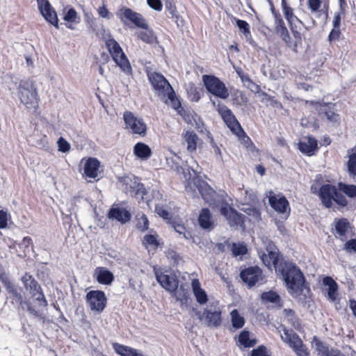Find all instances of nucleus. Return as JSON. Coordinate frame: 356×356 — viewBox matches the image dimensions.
<instances>
[{"instance_id":"1","label":"nucleus","mask_w":356,"mask_h":356,"mask_svg":"<svg viewBox=\"0 0 356 356\" xmlns=\"http://www.w3.org/2000/svg\"><path fill=\"white\" fill-rule=\"evenodd\" d=\"M276 273L282 277L285 286L292 296H300L307 286V281L301 269L294 262L282 260L281 264L276 267Z\"/></svg>"},{"instance_id":"2","label":"nucleus","mask_w":356,"mask_h":356,"mask_svg":"<svg viewBox=\"0 0 356 356\" xmlns=\"http://www.w3.org/2000/svg\"><path fill=\"white\" fill-rule=\"evenodd\" d=\"M147 76L157 95L161 97V98L168 97L175 109L177 110L181 107V103L176 98L174 89L163 74L158 72H151L147 74Z\"/></svg>"},{"instance_id":"3","label":"nucleus","mask_w":356,"mask_h":356,"mask_svg":"<svg viewBox=\"0 0 356 356\" xmlns=\"http://www.w3.org/2000/svg\"><path fill=\"white\" fill-rule=\"evenodd\" d=\"M19 98L27 108L36 109L38 106L37 88L31 79L20 81L18 86Z\"/></svg>"},{"instance_id":"4","label":"nucleus","mask_w":356,"mask_h":356,"mask_svg":"<svg viewBox=\"0 0 356 356\" xmlns=\"http://www.w3.org/2000/svg\"><path fill=\"white\" fill-rule=\"evenodd\" d=\"M105 45L113 61L126 74H131V64L119 43L113 38L105 41Z\"/></svg>"},{"instance_id":"5","label":"nucleus","mask_w":356,"mask_h":356,"mask_svg":"<svg viewBox=\"0 0 356 356\" xmlns=\"http://www.w3.org/2000/svg\"><path fill=\"white\" fill-rule=\"evenodd\" d=\"M202 82L207 91L213 96L226 99L229 93L225 84L217 76L213 75L204 74L202 76Z\"/></svg>"},{"instance_id":"6","label":"nucleus","mask_w":356,"mask_h":356,"mask_svg":"<svg viewBox=\"0 0 356 356\" xmlns=\"http://www.w3.org/2000/svg\"><path fill=\"white\" fill-rule=\"evenodd\" d=\"M282 340L286 343L298 356H309V351L305 344L292 329L284 327Z\"/></svg>"},{"instance_id":"7","label":"nucleus","mask_w":356,"mask_h":356,"mask_svg":"<svg viewBox=\"0 0 356 356\" xmlns=\"http://www.w3.org/2000/svg\"><path fill=\"white\" fill-rule=\"evenodd\" d=\"M217 111L232 133L235 134L238 137L243 136L249 139L231 109L225 105L222 104L220 102H218Z\"/></svg>"},{"instance_id":"8","label":"nucleus","mask_w":356,"mask_h":356,"mask_svg":"<svg viewBox=\"0 0 356 356\" xmlns=\"http://www.w3.org/2000/svg\"><path fill=\"white\" fill-rule=\"evenodd\" d=\"M219 211L231 227H237L243 224L244 216L230 206L226 200L220 202Z\"/></svg>"},{"instance_id":"9","label":"nucleus","mask_w":356,"mask_h":356,"mask_svg":"<svg viewBox=\"0 0 356 356\" xmlns=\"http://www.w3.org/2000/svg\"><path fill=\"white\" fill-rule=\"evenodd\" d=\"M31 297L36 305H33L30 301L24 302V305H26L27 311L31 315L35 318H43V308H46L47 307L48 302L42 289L36 293H34Z\"/></svg>"},{"instance_id":"10","label":"nucleus","mask_w":356,"mask_h":356,"mask_svg":"<svg viewBox=\"0 0 356 356\" xmlns=\"http://www.w3.org/2000/svg\"><path fill=\"white\" fill-rule=\"evenodd\" d=\"M86 301L92 312L99 314L105 309L107 299L104 291L96 290L87 293Z\"/></svg>"},{"instance_id":"11","label":"nucleus","mask_w":356,"mask_h":356,"mask_svg":"<svg viewBox=\"0 0 356 356\" xmlns=\"http://www.w3.org/2000/svg\"><path fill=\"white\" fill-rule=\"evenodd\" d=\"M123 119L126 128L130 129L133 134L145 135L147 126L142 118H137L130 111H126L123 114Z\"/></svg>"},{"instance_id":"12","label":"nucleus","mask_w":356,"mask_h":356,"mask_svg":"<svg viewBox=\"0 0 356 356\" xmlns=\"http://www.w3.org/2000/svg\"><path fill=\"white\" fill-rule=\"evenodd\" d=\"M124 184L127 193H129L131 196H134L138 201L145 200L146 190L138 177H134L133 179L127 177L124 179Z\"/></svg>"},{"instance_id":"13","label":"nucleus","mask_w":356,"mask_h":356,"mask_svg":"<svg viewBox=\"0 0 356 356\" xmlns=\"http://www.w3.org/2000/svg\"><path fill=\"white\" fill-rule=\"evenodd\" d=\"M240 277L242 281L248 284L249 287H252L263 280L262 270L257 266L242 270L240 273Z\"/></svg>"},{"instance_id":"14","label":"nucleus","mask_w":356,"mask_h":356,"mask_svg":"<svg viewBox=\"0 0 356 356\" xmlns=\"http://www.w3.org/2000/svg\"><path fill=\"white\" fill-rule=\"evenodd\" d=\"M122 14L120 15L121 21L124 22V19L132 22L136 26L143 29H148V24L140 13H136L129 8H124L120 10Z\"/></svg>"},{"instance_id":"15","label":"nucleus","mask_w":356,"mask_h":356,"mask_svg":"<svg viewBox=\"0 0 356 356\" xmlns=\"http://www.w3.org/2000/svg\"><path fill=\"white\" fill-rule=\"evenodd\" d=\"M155 277L159 284L170 293H174L177 290L179 281L175 275L156 271Z\"/></svg>"},{"instance_id":"16","label":"nucleus","mask_w":356,"mask_h":356,"mask_svg":"<svg viewBox=\"0 0 356 356\" xmlns=\"http://www.w3.org/2000/svg\"><path fill=\"white\" fill-rule=\"evenodd\" d=\"M38 8L44 18L56 29H58V19L54 9L48 0H37Z\"/></svg>"},{"instance_id":"17","label":"nucleus","mask_w":356,"mask_h":356,"mask_svg":"<svg viewBox=\"0 0 356 356\" xmlns=\"http://www.w3.org/2000/svg\"><path fill=\"white\" fill-rule=\"evenodd\" d=\"M337 188L330 184H323L318 191V195L322 204L327 209L332 207L334 195H336Z\"/></svg>"},{"instance_id":"18","label":"nucleus","mask_w":356,"mask_h":356,"mask_svg":"<svg viewBox=\"0 0 356 356\" xmlns=\"http://www.w3.org/2000/svg\"><path fill=\"white\" fill-rule=\"evenodd\" d=\"M271 5V10L275 17V30L276 33L286 42L289 43L291 41V37L289 31L285 26L284 22L280 14L274 13V8L273 3L270 0H268Z\"/></svg>"},{"instance_id":"19","label":"nucleus","mask_w":356,"mask_h":356,"mask_svg":"<svg viewBox=\"0 0 356 356\" xmlns=\"http://www.w3.org/2000/svg\"><path fill=\"white\" fill-rule=\"evenodd\" d=\"M204 324L211 327H218L222 323V312L220 308L204 309Z\"/></svg>"},{"instance_id":"20","label":"nucleus","mask_w":356,"mask_h":356,"mask_svg":"<svg viewBox=\"0 0 356 356\" xmlns=\"http://www.w3.org/2000/svg\"><path fill=\"white\" fill-rule=\"evenodd\" d=\"M334 229L332 233L336 238L344 240V237L350 229H352L351 224L347 218H335L333 222Z\"/></svg>"},{"instance_id":"21","label":"nucleus","mask_w":356,"mask_h":356,"mask_svg":"<svg viewBox=\"0 0 356 356\" xmlns=\"http://www.w3.org/2000/svg\"><path fill=\"white\" fill-rule=\"evenodd\" d=\"M269 204L276 211L286 214V216L289 215L290 207L287 199L282 196L277 198L276 196H270L268 199Z\"/></svg>"},{"instance_id":"22","label":"nucleus","mask_w":356,"mask_h":356,"mask_svg":"<svg viewBox=\"0 0 356 356\" xmlns=\"http://www.w3.org/2000/svg\"><path fill=\"white\" fill-rule=\"evenodd\" d=\"M319 113L326 118V119L333 123L339 124L340 116L336 113L335 104L332 103H323L320 105Z\"/></svg>"},{"instance_id":"23","label":"nucleus","mask_w":356,"mask_h":356,"mask_svg":"<svg viewBox=\"0 0 356 356\" xmlns=\"http://www.w3.org/2000/svg\"><path fill=\"white\" fill-rule=\"evenodd\" d=\"M108 218L115 220L122 224H125L131 220V214L124 208L111 207L108 211Z\"/></svg>"},{"instance_id":"24","label":"nucleus","mask_w":356,"mask_h":356,"mask_svg":"<svg viewBox=\"0 0 356 356\" xmlns=\"http://www.w3.org/2000/svg\"><path fill=\"white\" fill-rule=\"evenodd\" d=\"M94 277L97 282L104 285H111L114 281V275L105 267H97L94 270Z\"/></svg>"},{"instance_id":"25","label":"nucleus","mask_w":356,"mask_h":356,"mask_svg":"<svg viewBox=\"0 0 356 356\" xmlns=\"http://www.w3.org/2000/svg\"><path fill=\"white\" fill-rule=\"evenodd\" d=\"M100 166V162L96 158L90 157L85 162L83 175L87 177L96 178Z\"/></svg>"},{"instance_id":"26","label":"nucleus","mask_w":356,"mask_h":356,"mask_svg":"<svg viewBox=\"0 0 356 356\" xmlns=\"http://www.w3.org/2000/svg\"><path fill=\"white\" fill-rule=\"evenodd\" d=\"M323 284L327 286V298L331 302L337 299L339 286L336 281L330 276H326L323 279Z\"/></svg>"},{"instance_id":"27","label":"nucleus","mask_w":356,"mask_h":356,"mask_svg":"<svg viewBox=\"0 0 356 356\" xmlns=\"http://www.w3.org/2000/svg\"><path fill=\"white\" fill-rule=\"evenodd\" d=\"M21 281L26 291L29 292L31 296L42 289L40 284L35 278L28 273H26L21 278Z\"/></svg>"},{"instance_id":"28","label":"nucleus","mask_w":356,"mask_h":356,"mask_svg":"<svg viewBox=\"0 0 356 356\" xmlns=\"http://www.w3.org/2000/svg\"><path fill=\"white\" fill-rule=\"evenodd\" d=\"M267 252L268 254L264 253L261 256V259L265 266L270 268L273 265L275 268V270H276V267L281 264V261L282 259H280V254L278 252L275 250H269L268 248Z\"/></svg>"},{"instance_id":"29","label":"nucleus","mask_w":356,"mask_h":356,"mask_svg":"<svg viewBox=\"0 0 356 356\" xmlns=\"http://www.w3.org/2000/svg\"><path fill=\"white\" fill-rule=\"evenodd\" d=\"M318 143L317 140L312 136L307 138V141H300L298 143L299 150L308 156L314 154V152L317 149Z\"/></svg>"},{"instance_id":"30","label":"nucleus","mask_w":356,"mask_h":356,"mask_svg":"<svg viewBox=\"0 0 356 356\" xmlns=\"http://www.w3.org/2000/svg\"><path fill=\"white\" fill-rule=\"evenodd\" d=\"M312 343H314L317 354L319 356H333V355H335L336 352H338L339 350L334 348L330 349L325 343L320 341L316 336L313 337Z\"/></svg>"},{"instance_id":"31","label":"nucleus","mask_w":356,"mask_h":356,"mask_svg":"<svg viewBox=\"0 0 356 356\" xmlns=\"http://www.w3.org/2000/svg\"><path fill=\"white\" fill-rule=\"evenodd\" d=\"M165 6L167 12L168 13V17L172 19L178 27L182 26L184 22L182 17L179 15L174 1L165 0Z\"/></svg>"},{"instance_id":"32","label":"nucleus","mask_w":356,"mask_h":356,"mask_svg":"<svg viewBox=\"0 0 356 356\" xmlns=\"http://www.w3.org/2000/svg\"><path fill=\"white\" fill-rule=\"evenodd\" d=\"M191 286L197 302L200 305L205 304L208 301V296L206 291L201 288L199 280L197 279L193 280Z\"/></svg>"},{"instance_id":"33","label":"nucleus","mask_w":356,"mask_h":356,"mask_svg":"<svg viewBox=\"0 0 356 356\" xmlns=\"http://www.w3.org/2000/svg\"><path fill=\"white\" fill-rule=\"evenodd\" d=\"M134 154L141 160H147L151 156L152 150L147 145L139 142L134 147Z\"/></svg>"},{"instance_id":"34","label":"nucleus","mask_w":356,"mask_h":356,"mask_svg":"<svg viewBox=\"0 0 356 356\" xmlns=\"http://www.w3.org/2000/svg\"><path fill=\"white\" fill-rule=\"evenodd\" d=\"M113 348L120 356H139L140 354L138 350L118 343H113Z\"/></svg>"},{"instance_id":"35","label":"nucleus","mask_w":356,"mask_h":356,"mask_svg":"<svg viewBox=\"0 0 356 356\" xmlns=\"http://www.w3.org/2000/svg\"><path fill=\"white\" fill-rule=\"evenodd\" d=\"M4 284L7 291L10 294L13 300L18 302L21 305H24V302L26 301L24 300L23 296L19 291L18 286L12 284L9 281L5 282Z\"/></svg>"},{"instance_id":"36","label":"nucleus","mask_w":356,"mask_h":356,"mask_svg":"<svg viewBox=\"0 0 356 356\" xmlns=\"http://www.w3.org/2000/svg\"><path fill=\"white\" fill-rule=\"evenodd\" d=\"M198 222L202 229H210L212 225V221L211 214L208 208H203L201 209L198 217Z\"/></svg>"},{"instance_id":"37","label":"nucleus","mask_w":356,"mask_h":356,"mask_svg":"<svg viewBox=\"0 0 356 356\" xmlns=\"http://www.w3.org/2000/svg\"><path fill=\"white\" fill-rule=\"evenodd\" d=\"M197 188L202 198L207 202L211 200L215 193V191L204 181L200 182Z\"/></svg>"},{"instance_id":"38","label":"nucleus","mask_w":356,"mask_h":356,"mask_svg":"<svg viewBox=\"0 0 356 356\" xmlns=\"http://www.w3.org/2000/svg\"><path fill=\"white\" fill-rule=\"evenodd\" d=\"M236 24L240 31L243 34L245 40L250 44H252L254 41L252 38L249 24L246 21L239 19H236Z\"/></svg>"},{"instance_id":"39","label":"nucleus","mask_w":356,"mask_h":356,"mask_svg":"<svg viewBox=\"0 0 356 356\" xmlns=\"http://www.w3.org/2000/svg\"><path fill=\"white\" fill-rule=\"evenodd\" d=\"M231 323L235 330L242 328L245 325V318L242 316L237 309H233L230 313Z\"/></svg>"},{"instance_id":"40","label":"nucleus","mask_w":356,"mask_h":356,"mask_svg":"<svg viewBox=\"0 0 356 356\" xmlns=\"http://www.w3.org/2000/svg\"><path fill=\"white\" fill-rule=\"evenodd\" d=\"M184 140L187 144V150L189 152H193L197 148V141L198 137L195 133L193 131H187L184 134Z\"/></svg>"},{"instance_id":"41","label":"nucleus","mask_w":356,"mask_h":356,"mask_svg":"<svg viewBox=\"0 0 356 356\" xmlns=\"http://www.w3.org/2000/svg\"><path fill=\"white\" fill-rule=\"evenodd\" d=\"M238 342L245 348H251L257 343V340L255 339H250V332L243 330L238 335Z\"/></svg>"},{"instance_id":"42","label":"nucleus","mask_w":356,"mask_h":356,"mask_svg":"<svg viewBox=\"0 0 356 356\" xmlns=\"http://www.w3.org/2000/svg\"><path fill=\"white\" fill-rule=\"evenodd\" d=\"M261 299L263 302L270 303H278L280 302V295L274 291H268L263 292L261 296Z\"/></svg>"},{"instance_id":"43","label":"nucleus","mask_w":356,"mask_h":356,"mask_svg":"<svg viewBox=\"0 0 356 356\" xmlns=\"http://www.w3.org/2000/svg\"><path fill=\"white\" fill-rule=\"evenodd\" d=\"M348 161L347 162V170L350 177L356 176V152L350 153L348 151Z\"/></svg>"},{"instance_id":"44","label":"nucleus","mask_w":356,"mask_h":356,"mask_svg":"<svg viewBox=\"0 0 356 356\" xmlns=\"http://www.w3.org/2000/svg\"><path fill=\"white\" fill-rule=\"evenodd\" d=\"M261 102L266 104L267 106H271L272 107L277 109L282 108V104H281V102L277 99H275L274 97H271L266 92H263L261 93Z\"/></svg>"},{"instance_id":"45","label":"nucleus","mask_w":356,"mask_h":356,"mask_svg":"<svg viewBox=\"0 0 356 356\" xmlns=\"http://www.w3.org/2000/svg\"><path fill=\"white\" fill-rule=\"evenodd\" d=\"M231 251L234 257L245 255L247 252L246 245L242 243H232L231 245Z\"/></svg>"},{"instance_id":"46","label":"nucleus","mask_w":356,"mask_h":356,"mask_svg":"<svg viewBox=\"0 0 356 356\" xmlns=\"http://www.w3.org/2000/svg\"><path fill=\"white\" fill-rule=\"evenodd\" d=\"M137 223L136 227L141 232H144L148 229L149 220L147 216L144 213H138L136 215Z\"/></svg>"},{"instance_id":"47","label":"nucleus","mask_w":356,"mask_h":356,"mask_svg":"<svg viewBox=\"0 0 356 356\" xmlns=\"http://www.w3.org/2000/svg\"><path fill=\"white\" fill-rule=\"evenodd\" d=\"M175 296L176 298V300L181 302V304L186 305L191 300L190 298V293L188 291H185L182 289V287H181L180 290H177L175 292H174Z\"/></svg>"},{"instance_id":"48","label":"nucleus","mask_w":356,"mask_h":356,"mask_svg":"<svg viewBox=\"0 0 356 356\" xmlns=\"http://www.w3.org/2000/svg\"><path fill=\"white\" fill-rule=\"evenodd\" d=\"M339 188L341 191L344 193L346 195L350 197H356V186L348 185L343 183L339 184Z\"/></svg>"},{"instance_id":"49","label":"nucleus","mask_w":356,"mask_h":356,"mask_svg":"<svg viewBox=\"0 0 356 356\" xmlns=\"http://www.w3.org/2000/svg\"><path fill=\"white\" fill-rule=\"evenodd\" d=\"M143 243L145 246H153L155 248H157L159 245L157 235L155 234H146L143 238Z\"/></svg>"},{"instance_id":"50","label":"nucleus","mask_w":356,"mask_h":356,"mask_svg":"<svg viewBox=\"0 0 356 356\" xmlns=\"http://www.w3.org/2000/svg\"><path fill=\"white\" fill-rule=\"evenodd\" d=\"M187 93L188 98L192 102H197L200 99V93L198 91L197 88L193 83L190 84V87L187 90Z\"/></svg>"},{"instance_id":"51","label":"nucleus","mask_w":356,"mask_h":356,"mask_svg":"<svg viewBox=\"0 0 356 356\" xmlns=\"http://www.w3.org/2000/svg\"><path fill=\"white\" fill-rule=\"evenodd\" d=\"M155 212L161 218L165 220L170 219L171 217L170 213L163 205L156 204L155 207Z\"/></svg>"},{"instance_id":"52","label":"nucleus","mask_w":356,"mask_h":356,"mask_svg":"<svg viewBox=\"0 0 356 356\" xmlns=\"http://www.w3.org/2000/svg\"><path fill=\"white\" fill-rule=\"evenodd\" d=\"M77 18V13L75 9L74 8H70L65 14L63 19L67 22H76V19Z\"/></svg>"},{"instance_id":"53","label":"nucleus","mask_w":356,"mask_h":356,"mask_svg":"<svg viewBox=\"0 0 356 356\" xmlns=\"http://www.w3.org/2000/svg\"><path fill=\"white\" fill-rule=\"evenodd\" d=\"M333 201L341 207H346L348 204V201L346 197L341 193H340L337 188L336 195H334Z\"/></svg>"},{"instance_id":"54","label":"nucleus","mask_w":356,"mask_h":356,"mask_svg":"<svg viewBox=\"0 0 356 356\" xmlns=\"http://www.w3.org/2000/svg\"><path fill=\"white\" fill-rule=\"evenodd\" d=\"M19 246L24 248V251L29 252V248L33 249V241L31 237L25 236L23 238L22 242L19 243Z\"/></svg>"},{"instance_id":"55","label":"nucleus","mask_w":356,"mask_h":356,"mask_svg":"<svg viewBox=\"0 0 356 356\" xmlns=\"http://www.w3.org/2000/svg\"><path fill=\"white\" fill-rule=\"evenodd\" d=\"M343 249L348 252H356V238H351L347 241Z\"/></svg>"},{"instance_id":"56","label":"nucleus","mask_w":356,"mask_h":356,"mask_svg":"<svg viewBox=\"0 0 356 356\" xmlns=\"http://www.w3.org/2000/svg\"><path fill=\"white\" fill-rule=\"evenodd\" d=\"M138 38L146 43H152L153 42V35L148 31H140L138 35Z\"/></svg>"},{"instance_id":"57","label":"nucleus","mask_w":356,"mask_h":356,"mask_svg":"<svg viewBox=\"0 0 356 356\" xmlns=\"http://www.w3.org/2000/svg\"><path fill=\"white\" fill-rule=\"evenodd\" d=\"M251 356H269L267 354L266 348L264 346H259L251 352Z\"/></svg>"},{"instance_id":"58","label":"nucleus","mask_w":356,"mask_h":356,"mask_svg":"<svg viewBox=\"0 0 356 356\" xmlns=\"http://www.w3.org/2000/svg\"><path fill=\"white\" fill-rule=\"evenodd\" d=\"M58 150L62 152H67L69 151L70 146V144L62 137L58 140Z\"/></svg>"},{"instance_id":"59","label":"nucleus","mask_w":356,"mask_h":356,"mask_svg":"<svg viewBox=\"0 0 356 356\" xmlns=\"http://www.w3.org/2000/svg\"><path fill=\"white\" fill-rule=\"evenodd\" d=\"M341 35L340 28L334 27L328 35V40L331 42L332 41L337 40Z\"/></svg>"},{"instance_id":"60","label":"nucleus","mask_w":356,"mask_h":356,"mask_svg":"<svg viewBox=\"0 0 356 356\" xmlns=\"http://www.w3.org/2000/svg\"><path fill=\"white\" fill-rule=\"evenodd\" d=\"M148 6L156 11H161L163 8V4L161 0H147Z\"/></svg>"},{"instance_id":"61","label":"nucleus","mask_w":356,"mask_h":356,"mask_svg":"<svg viewBox=\"0 0 356 356\" xmlns=\"http://www.w3.org/2000/svg\"><path fill=\"white\" fill-rule=\"evenodd\" d=\"M321 4V0H308V6L312 12L314 13L318 10Z\"/></svg>"},{"instance_id":"62","label":"nucleus","mask_w":356,"mask_h":356,"mask_svg":"<svg viewBox=\"0 0 356 356\" xmlns=\"http://www.w3.org/2000/svg\"><path fill=\"white\" fill-rule=\"evenodd\" d=\"M8 225V213L6 211L0 210V229H4Z\"/></svg>"},{"instance_id":"63","label":"nucleus","mask_w":356,"mask_h":356,"mask_svg":"<svg viewBox=\"0 0 356 356\" xmlns=\"http://www.w3.org/2000/svg\"><path fill=\"white\" fill-rule=\"evenodd\" d=\"M97 11L98 14L103 18L108 19L113 16L112 14L108 11V10L106 8L104 5L99 7Z\"/></svg>"},{"instance_id":"64","label":"nucleus","mask_w":356,"mask_h":356,"mask_svg":"<svg viewBox=\"0 0 356 356\" xmlns=\"http://www.w3.org/2000/svg\"><path fill=\"white\" fill-rule=\"evenodd\" d=\"M343 17V14L341 13H335L334 19L332 21V26L336 28H340L341 18Z\"/></svg>"}]
</instances>
